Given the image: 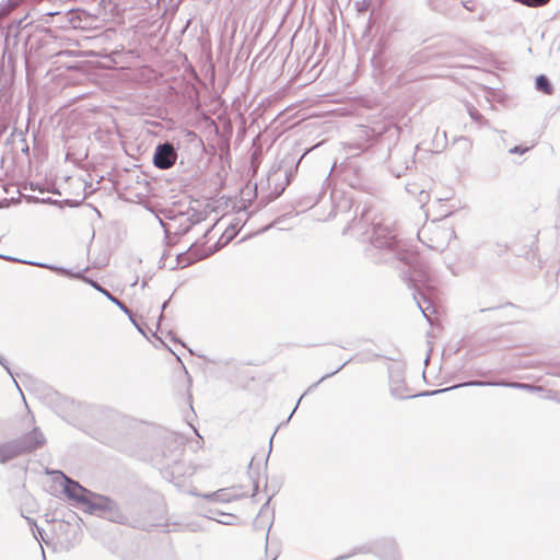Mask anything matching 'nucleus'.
<instances>
[{"label": "nucleus", "instance_id": "nucleus-1", "mask_svg": "<svg viewBox=\"0 0 560 560\" xmlns=\"http://www.w3.org/2000/svg\"><path fill=\"white\" fill-rule=\"evenodd\" d=\"M211 255V249L202 244L191 245L185 253L177 255V266L186 268L199 260H202Z\"/></svg>", "mask_w": 560, "mask_h": 560}, {"label": "nucleus", "instance_id": "nucleus-2", "mask_svg": "<svg viewBox=\"0 0 560 560\" xmlns=\"http://www.w3.org/2000/svg\"><path fill=\"white\" fill-rule=\"evenodd\" d=\"M176 160L177 153L172 144L164 143L156 147L153 155V164L158 168L167 170L176 163Z\"/></svg>", "mask_w": 560, "mask_h": 560}, {"label": "nucleus", "instance_id": "nucleus-3", "mask_svg": "<svg viewBox=\"0 0 560 560\" xmlns=\"http://www.w3.org/2000/svg\"><path fill=\"white\" fill-rule=\"evenodd\" d=\"M259 380V373L249 363L241 365L235 373V385L241 389H249Z\"/></svg>", "mask_w": 560, "mask_h": 560}, {"label": "nucleus", "instance_id": "nucleus-4", "mask_svg": "<svg viewBox=\"0 0 560 560\" xmlns=\"http://www.w3.org/2000/svg\"><path fill=\"white\" fill-rule=\"evenodd\" d=\"M16 443L24 454H28L42 447L45 443V439L42 432L37 428H34L21 439L16 440Z\"/></svg>", "mask_w": 560, "mask_h": 560}, {"label": "nucleus", "instance_id": "nucleus-5", "mask_svg": "<svg viewBox=\"0 0 560 560\" xmlns=\"http://www.w3.org/2000/svg\"><path fill=\"white\" fill-rule=\"evenodd\" d=\"M21 455H24V453L22 452L16 441L0 444L1 463H5Z\"/></svg>", "mask_w": 560, "mask_h": 560}, {"label": "nucleus", "instance_id": "nucleus-6", "mask_svg": "<svg viewBox=\"0 0 560 560\" xmlns=\"http://www.w3.org/2000/svg\"><path fill=\"white\" fill-rule=\"evenodd\" d=\"M65 491L70 499H73L77 502H86L85 489L75 481L67 479Z\"/></svg>", "mask_w": 560, "mask_h": 560}, {"label": "nucleus", "instance_id": "nucleus-7", "mask_svg": "<svg viewBox=\"0 0 560 560\" xmlns=\"http://www.w3.org/2000/svg\"><path fill=\"white\" fill-rule=\"evenodd\" d=\"M440 233H441V229L439 226L428 228L422 231L423 237H427L428 241L431 242L429 244V246L434 249L440 248L444 244V242L434 241L432 237V236H438Z\"/></svg>", "mask_w": 560, "mask_h": 560}, {"label": "nucleus", "instance_id": "nucleus-8", "mask_svg": "<svg viewBox=\"0 0 560 560\" xmlns=\"http://www.w3.org/2000/svg\"><path fill=\"white\" fill-rule=\"evenodd\" d=\"M536 89L545 94H552V86L545 75H539L536 79Z\"/></svg>", "mask_w": 560, "mask_h": 560}, {"label": "nucleus", "instance_id": "nucleus-9", "mask_svg": "<svg viewBox=\"0 0 560 560\" xmlns=\"http://www.w3.org/2000/svg\"><path fill=\"white\" fill-rule=\"evenodd\" d=\"M258 490V486L255 482H252L246 489H242L236 497H248L254 495L256 491Z\"/></svg>", "mask_w": 560, "mask_h": 560}, {"label": "nucleus", "instance_id": "nucleus-10", "mask_svg": "<svg viewBox=\"0 0 560 560\" xmlns=\"http://www.w3.org/2000/svg\"><path fill=\"white\" fill-rule=\"evenodd\" d=\"M98 290H101L104 294H106L108 296V299L110 301H113L114 303H116L117 305H119L120 308H122L125 312H128V310L126 308V306L119 302L116 298H114L108 291L106 290H103L101 289L100 287H96Z\"/></svg>", "mask_w": 560, "mask_h": 560}, {"label": "nucleus", "instance_id": "nucleus-11", "mask_svg": "<svg viewBox=\"0 0 560 560\" xmlns=\"http://www.w3.org/2000/svg\"><path fill=\"white\" fill-rule=\"evenodd\" d=\"M550 0H523V3L527 5L539 7L548 3Z\"/></svg>", "mask_w": 560, "mask_h": 560}, {"label": "nucleus", "instance_id": "nucleus-12", "mask_svg": "<svg viewBox=\"0 0 560 560\" xmlns=\"http://www.w3.org/2000/svg\"><path fill=\"white\" fill-rule=\"evenodd\" d=\"M526 151L527 149H521L518 147H514L513 149L510 150L511 153H524Z\"/></svg>", "mask_w": 560, "mask_h": 560}]
</instances>
